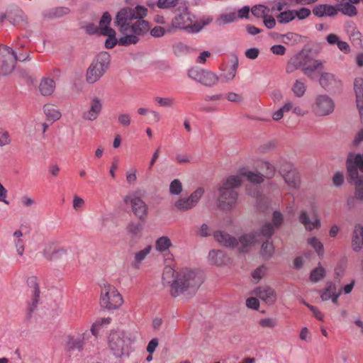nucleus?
<instances>
[{
  "instance_id": "5",
  "label": "nucleus",
  "mask_w": 363,
  "mask_h": 363,
  "mask_svg": "<svg viewBox=\"0 0 363 363\" xmlns=\"http://www.w3.org/2000/svg\"><path fill=\"white\" fill-rule=\"evenodd\" d=\"M347 169L350 182L355 186V197L363 200V154H352L348 155Z\"/></svg>"
},
{
  "instance_id": "63",
  "label": "nucleus",
  "mask_w": 363,
  "mask_h": 363,
  "mask_svg": "<svg viewBox=\"0 0 363 363\" xmlns=\"http://www.w3.org/2000/svg\"><path fill=\"white\" fill-rule=\"evenodd\" d=\"M228 101L235 103H241L243 101V98L241 95L235 92H229L225 96Z\"/></svg>"
},
{
  "instance_id": "23",
  "label": "nucleus",
  "mask_w": 363,
  "mask_h": 363,
  "mask_svg": "<svg viewBox=\"0 0 363 363\" xmlns=\"http://www.w3.org/2000/svg\"><path fill=\"white\" fill-rule=\"evenodd\" d=\"M313 13L318 17L334 16L337 13V9L330 4H319L313 8Z\"/></svg>"
},
{
  "instance_id": "47",
  "label": "nucleus",
  "mask_w": 363,
  "mask_h": 363,
  "mask_svg": "<svg viewBox=\"0 0 363 363\" xmlns=\"http://www.w3.org/2000/svg\"><path fill=\"white\" fill-rule=\"evenodd\" d=\"M208 257L212 263L220 265L223 263V252L220 250H211Z\"/></svg>"
},
{
  "instance_id": "49",
  "label": "nucleus",
  "mask_w": 363,
  "mask_h": 363,
  "mask_svg": "<svg viewBox=\"0 0 363 363\" xmlns=\"http://www.w3.org/2000/svg\"><path fill=\"white\" fill-rule=\"evenodd\" d=\"M69 249L64 247H57L55 251L50 262H57L58 260L65 258L68 255Z\"/></svg>"
},
{
  "instance_id": "24",
  "label": "nucleus",
  "mask_w": 363,
  "mask_h": 363,
  "mask_svg": "<svg viewBox=\"0 0 363 363\" xmlns=\"http://www.w3.org/2000/svg\"><path fill=\"white\" fill-rule=\"evenodd\" d=\"M242 179L245 177L247 179L253 184H260L264 182V175L257 172H252L245 168H241L238 170V174Z\"/></svg>"
},
{
  "instance_id": "64",
  "label": "nucleus",
  "mask_w": 363,
  "mask_h": 363,
  "mask_svg": "<svg viewBox=\"0 0 363 363\" xmlns=\"http://www.w3.org/2000/svg\"><path fill=\"white\" fill-rule=\"evenodd\" d=\"M166 30L161 26H155L150 30V35L154 38H160L164 35Z\"/></svg>"
},
{
  "instance_id": "16",
  "label": "nucleus",
  "mask_w": 363,
  "mask_h": 363,
  "mask_svg": "<svg viewBox=\"0 0 363 363\" xmlns=\"http://www.w3.org/2000/svg\"><path fill=\"white\" fill-rule=\"evenodd\" d=\"M319 83L323 89L332 93L339 92L342 89L341 80L333 73L323 72Z\"/></svg>"
},
{
  "instance_id": "34",
  "label": "nucleus",
  "mask_w": 363,
  "mask_h": 363,
  "mask_svg": "<svg viewBox=\"0 0 363 363\" xmlns=\"http://www.w3.org/2000/svg\"><path fill=\"white\" fill-rule=\"evenodd\" d=\"M301 35L292 32H289L286 34L280 35V40L283 43L289 45H294L301 43Z\"/></svg>"
},
{
  "instance_id": "11",
  "label": "nucleus",
  "mask_w": 363,
  "mask_h": 363,
  "mask_svg": "<svg viewBox=\"0 0 363 363\" xmlns=\"http://www.w3.org/2000/svg\"><path fill=\"white\" fill-rule=\"evenodd\" d=\"M335 104L332 98L327 94L318 95L312 106V111L317 116L330 115L335 110Z\"/></svg>"
},
{
  "instance_id": "50",
  "label": "nucleus",
  "mask_w": 363,
  "mask_h": 363,
  "mask_svg": "<svg viewBox=\"0 0 363 363\" xmlns=\"http://www.w3.org/2000/svg\"><path fill=\"white\" fill-rule=\"evenodd\" d=\"M325 276V270L323 267H319L314 269L310 275V279L313 282H318Z\"/></svg>"
},
{
  "instance_id": "62",
  "label": "nucleus",
  "mask_w": 363,
  "mask_h": 363,
  "mask_svg": "<svg viewBox=\"0 0 363 363\" xmlns=\"http://www.w3.org/2000/svg\"><path fill=\"white\" fill-rule=\"evenodd\" d=\"M271 52L276 55H284L286 51V48L282 45H274L270 48Z\"/></svg>"
},
{
  "instance_id": "32",
  "label": "nucleus",
  "mask_w": 363,
  "mask_h": 363,
  "mask_svg": "<svg viewBox=\"0 0 363 363\" xmlns=\"http://www.w3.org/2000/svg\"><path fill=\"white\" fill-rule=\"evenodd\" d=\"M152 251V246L147 245L144 249L135 253L132 266L135 269H139L142 262L147 257V256Z\"/></svg>"
},
{
  "instance_id": "43",
  "label": "nucleus",
  "mask_w": 363,
  "mask_h": 363,
  "mask_svg": "<svg viewBox=\"0 0 363 363\" xmlns=\"http://www.w3.org/2000/svg\"><path fill=\"white\" fill-rule=\"evenodd\" d=\"M237 19V14L235 12L228 13H223L217 19L216 22L218 26L225 25L234 22Z\"/></svg>"
},
{
  "instance_id": "37",
  "label": "nucleus",
  "mask_w": 363,
  "mask_h": 363,
  "mask_svg": "<svg viewBox=\"0 0 363 363\" xmlns=\"http://www.w3.org/2000/svg\"><path fill=\"white\" fill-rule=\"evenodd\" d=\"M337 10H340L344 15L350 17L356 16L357 13L356 7L348 1L344 4H340Z\"/></svg>"
},
{
  "instance_id": "21",
  "label": "nucleus",
  "mask_w": 363,
  "mask_h": 363,
  "mask_svg": "<svg viewBox=\"0 0 363 363\" xmlns=\"http://www.w3.org/2000/svg\"><path fill=\"white\" fill-rule=\"evenodd\" d=\"M283 222V216L279 211H274L272 217V223H266L261 228L262 235L267 238L272 237L274 228H279Z\"/></svg>"
},
{
  "instance_id": "54",
  "label": "nucleus",
  "mask_w": 363,
  "mask_h": 363,
  "mask_svg": "<svg viewBox=\"0 0 363 363\" xmlns=\"http://www.w3.org/2000/svg\"><path fill=\"white\" fill-rule=\"evenodd\" d=\"M104 35L108 36V38L105 41V47L108 49L113 48L117 43H118V40L116 38V31L114 30V33L112 35L111 33L108 34H103Z\"/></svg>"
},
{
  "instance_id": "46",
  "label": "nucleus",
  "mask_w": 363,
  "mask_h": 363,
  "mask_svg": "<svg viewBox=\"0 0 363 363\" xmlns=\"http://www.w3.org/2000/svg\"><path fill=\"white\" fill-rule=\"evenodd\" d=\"M173 52L177 56H182L189 53L190 48L186 44L177 42L172 45Z\"/></svg>"
},
{
  "instance_id": "10",
  "label": "nucleus",
  "mask_w": 363,
  "mask_h": 363,
  "mask_svg": "<svg viewBox=\"0 0 363 363\" xmlns=\"http://www.w3.org/2000/svg\"><path fill=\"white\" fill-rule=\"evenodd\" d=\"M188 77L206 86H213L219 80L216 73L196 67L189 69Z\"/></svg>"
},
{
  "instance_id": "2",
  "label": "nucleus",
  "mask_w": 363,
  "mask_h": 363,
  "mask_svg": "<svg viewBox=\"0 0 363 363\" xmlns=\"http://www.w3.org/2000/svg\"><path fill=\"white\" fill-rule=\"evenodd\" d=\"M202 283V275L196 270L184 268L176 272L169 266L164 268L162 284L169 288L170 295L174 298L182 295L186 298L191 297Z\"/></svg>"
},
{
  "instance_id": "28",
  "label": "nucleus",
  "mask_w": 363,
  "mask_h": 363,
  "mask_svg": "<svg viewBox=\"0 0 363 363\" xmlns=\"http://www.w3.org/2000/svg\"><path fill=\"white\" fill-rule=\"evenodd\" d=\"M299 221L305 226L307 230L310 231L320 226V220L317 216H315L313 221L310 220L308 215L305 211L301 212Z\"/></svg>"
},
{
  "instance_id": "51",
  "label": "nucleus",
  "mask_w": 363,
  "mask_h": 363,
  "mask_svg": "<svg viewBox=\"0 0 363 363\" xmlns=\"http://www.w3.org/2000/svg\"><path fill=\"white\" fill-rule=\"evenodd\" d=\"M182 191V184L179 179H174L169 185V192L172 195H179Z\"/></svg>"
},
{
  "instance_id": "7",
  "label": "nucleus",
  "mask_w": 363,
  "mask_h": 363,
  "mask_svg": "<svg viewBox=\"0 0 363 363\" xmlns=\"http://www.w3.org/2000/svg\"><path fill=\"white\" fill-rule=\"evenodd\" d=\"M110 55L106 52H100L93 60L86 73V82L93 84L107 72L110 65Z\"/></svg>"
},
{
  "instance_id": "13",
  "label": "nucleus",
  "mask_w": 363,
  "mask_h": 363,
  "mask_svg": "<svg viewBox=\"0 0 363 363\" xmlns=\"http://www.w3.org/2000/svg\"><path fill=\"white\" fill-rule=\"evenodd\" d=\"M16 61V54L11 48L0 47V74H11L14 69Z\"/></svg>"
},
{
  "instance_id": "56",
  "label": "nucleus",
  "mask_w": 363,
  "mask_h": 363,
  "mask_svg": "<svg viewBox=\"0 0 363 363\" xmlns=\"http://www.w3.org/2000/svg\"><path fill=\"white\" fill-rule=\"evenodd\" d=\"M259 324L262 328H273L277 325V320L275 318H267L261 319Z\"/></svg>"
},
{
  "instance_id": "9",
  "label": "nucleus",
  "mask_w": 363,
  "mask_h": 363,
  "mask_svg": "<svg viewBox=\"0 0 363 363\" xmlns=\"http://www.w3.org/2000/svg\"><path fill=\"white\" fill-rule=\"evenodd\" d=\"M123 299L118 291L111 285L104 286L101 289L100 304L107 310H116L122 306Z\"/></svg>"
},
{
  "instance_id": "26",
  "label": "nucleus",
  "mask_w": 363,
  "mask_h": 363,
  "mask_svg": "<svg viewBox=\"0 0 363 363\" xmlns=\"http://www.w3.org/2000/svg\"><path fill=\"white\" fill-rule=\"evenodd\" d=\"M354 91L357 98V106L359 114L363 116V78H357L354 81Z\"/></svg>"
},
{
  "instance_id": "53",
  "label": "nucleus",
  "mask_w": 363,
  "mask_h": 363,
  "mask_svg": "<svg viewBox=\"0 0 363 363\" xmlns=\"http://www.w3.org/2000/svg\"><path fill=\"white\" fill-rule=\"evenodd\" d=\"M311 13L309 9L302 7L298 10H294L295 18H298L299 20H304L308 18Z\"/></svg>"
},
{
  "instance_id": "22",
  "label": "nucleus",
  "mask_w": 363,
  "mask_h": 363,
  "mask_svg": "<svg viewBox=\"0 0 363 363\" xmlns=\"http://www.w3.org/2000/svg\"><path fill=\"white\" fill-rule=\"evenodd\" d=\"M352 250L358 252L363 248V226L361 224H357L354 226L352 236ZM361 267L363 271V259L361 261Z\"/></svg>"
},
{
  "instance_id": "17",
  "label": "nucleus",
  "mask_w": 363,
  "mask_h": 363,
  "mask_svg": "<svg viewBox=\"0 0 363 363\" xmlns=\"http://www.w3.org/2000/svg\"><path fill=\"white\" fill-rule=\"evenodd\" d=\"M103 108V102L97 96L90 99L89 108L83 112L82 118L86 121H95L101 114Z\"/></svg>"
},
{
  "instance_id": "19",
  "label": "nucleus",
  "mask_w": 363,
  "mask_h": 363,
  "mask_svg": "<svg viewBox=\"0 0 363 363\" xmlns=\"http://www.w3.org/2000/svg\"><path fill=\"white\" fill-rule=\"evenodd\" d=\"M213 236L215 240L221 245L227 247H238L242 252V245L240 240H238L235 237L230 234L224 231L218 230L214 233Z\"/></svg>"
},
{
  "instance_id": "60",
  "label": "nucleus",
  "mask_w": 363,
  "mask_h": 363,
  "mask_svg": "<svg viewBox=\"0 0 363 363\" xmlns=\"http://www.w3.org/2000/svg\"><path fill=\"white\" fill-rule=\"evenodd\" d=\"M266 272V267L264 266H261L258 268H257L253 272H252V277L254 279L257 280V281H259L265 274Z\"/></svg>"
},
{
  "instance_id": "33",
  "label": "nucleus",
  "mask_w": 363,
  "mask_h": 363,
  "mask_svg": "<svg viewBox=\"0 0 363 363\" xmlns=\"http://www.w3.org/2000/svg\"><path fill=\"white\" fill-rule=\"evenodd\" d=\"M70 12L67 7H56L46 10L43 12V16L48 18H57L62 17Z\"/></svg>"
},
{
  "instance_id": "3",
  "label": "nucleus",
  "mask_w": 363,
  "mask_h": 363,
  "mask_svg": "<svg viewBox=\"0 0 363 363\" xmlns=\"http://www.w3.org/2000/svg\"><path fill=\"white\" fill-rule=\"evenodd\" d=\"M136 340L134 333L125 330L111 331L108 337V347L116 357L128 355L132 350V345Z\"/></svg>"
},
{
  "instance_id": "40",
  "label": "nucleus",
  "mask_w": 363,
  "mask_h": 363,
  "mask_svg": "<svg viewBox=\"0 0 363 363\" xmlns=\"http://www.w3.org/2000/svg\"><path fill=\"white\" fill-rule=\"evenodd\" d=\"M32 300L31 303H29L28 311L29 314H30L37 307L38 303V297L40 296V290L38 284L35 282L33 289L32 290Z\"/></svg>"
},
{
  "instance_id": "59",
  "label": "nucleus",
  "mask_w": 363,
  "mask_h": 363,
  "mask_svg": "<svg viewBox=\"0 0 363 363\" xmlns=\"http://www.w3.org/2000/svg\"><path fill=\"white\" fill-rule=\"evenodd\" d=\"M263 24L268 29H272L275 28L277 22L275 18L268 13L265 17L263 18Z\"/></svg>"
},
{
  "instance_id": "1",
  "label": "nucleus",
  "mask_w": 363,
  "mask_h": 363,
  "mask_svg": "<svg viewBox=\"0 0 363 363\" xmlns=\"http://www.w3.org/2000/svg\"><path fill=\"white\" fill-rule=\"evenodd\" d=\"M147 14V9L143 6L134 8L124 7L116 14L115 25L123 36L118 39V45L128 46L135 45L140 38L144 36L150 30V25L144 20Z\"/></svg>"
},
{
  "instance_id": "8",
  "label": "nucleus",
  "mask_w": 363,
  "mask_h": 363,
  "mask_svg": "<svg viewBox=\"0 0 363 363\" xmlns=\"http://www.w3.org/2000/svg\"><path fill=\"white\" fill-rule=\"evenodd\" d=\"M270 238L271 237L267 238L264 236L261 230L255 233L244 235L240 238V241L242 245V252L247 251V247L255 242H263L261 249L262 255L263 257L268 259L271 257L274 253L273 244L272 242L269 241Z\"/></svg>"
},
{
  "instance_id": "15",
  "label": "nucleus",
  "mask_w": 363,
  "mask_h": 363,
  "mask_svg": "<svg viewBox=\"0 0 363 363\" xmlns=\"http://www.w3.org/2000/svg\"><path fill=\"white\" fill-rule=\"evenodd\" d=\"M204 193V189L198 188L188 198H182L174 203V207L180 211H186L196 206Z\"/></svg>"
},
{
  "instance_id": "14",
  "label": "nucleus",
  "mask_w": 363,
  "mask_h": 363,
  "mask_svg": "<svg viewBox=\"0 0 363 363\" xmlns=\"http://www.w3.org/2000/svg\"><path fill=\"white\" fill-rule=\"evenodd\" d=\"M298 56L301 58L302 71L308 77L323 67V61L313 59L309 52L302 50L298 52Z\"/></svg>"
},
{
  "instance_id": "27",
  "label": "nucleus",
  "mask_w": 363,
  "mask_h": 363,
  "mask_svg": "<svg viewBox=\"0 0 363 363\" xmlns=\"http://www.w3.org/2000/svg\"><path fill=\"white\" fill-rule=\"evenodd\" d=\"M89 333L86 332L83 334L82 337H74L69 336L67 342V347L69 351L78 350L81 351L83 349L84 340L89 335Z\"/></svg>"
},
{
  "instance_id": "39",
  "label": "nucleus",
  "mask_w": 363,
  "mask_h": 363,
  "mask_svg": "<svg viewBox=\"0 0 363 363\" xmlns=\"http://www.w3.org/2000/svg\"><path fill=\"white\" fill-rule=\"evenodd\" d=\"M291 89L295 96L301 98L305 94L306 85L302 80L297 79L294 82Z\"/></svg>"
},
{
  "instance_id": "18",
  "label": "nucleus",
  "mask_w": 363,
  "mask_h": 363,
  "mask_svg": "<svg viewBox=\"0 0 363 363\" xmlns=\"http://www.w3.org/2000/svg\"><path fill=\"white\" fill-rule=\"evenodd\" d=\"M280 172L289 186L294 189L299 187L301 184L300 175L296 169L289 164L287 168H281Z\"/></svg>"
},
{
  "instance_id": "4",
  "label": "nucleus",
  "mask_w": 363,
  "mask_h": 363,
  "mask_svg": "<svg viewBox=\"0 0 363 363\" xmlns=\"http://www.w3.org/2000/svg\"><path fill=\"white\" fill-rule=\"evenodd\" d=\"M242 183L240 176H229L226 178L218 189V205L220 208L230 210L235 206L238 196L236 189Z\"/></svg>"
},
{
  "instance_id": "45",
  "label": "nucleus",
  "mask_w": 363,
  "mask_h": 363,
  "mask_svg": "<svg viewBox=\"0 0 363 363\" xmlns=\"http://www.w3.org/2000/svg\"><path fill=\"white\" fill-rule=\"evenodd\" d=\"M57 248V247H56V245L54 242H49L45 245L44 248H43V251L41 252V253L45 259L50 261V259H52V257L53 256V254Z\"/></svg>"
},
{
  "instance_id": "20",
  "label": "nucleus",
  "mask_w": 363,
  "mask_h": 363,
  "mask_svg": "<svg viewBox=\"0 0 363 363\" xmlns=\"http://www.w3.org/2000/svg\"><path fill=\"white\" fill-rule=\"evenodd\" d=\"M253 294L267 304H273L277 300L275 291L269 286H261L253 291Z\"/></svg>"
},
{
  "instance_id": "6",
  "label": "nucleus",
  "mask_w": 363,
  "mask_h": 363,
  "mask_svg": "<svg viewBox=\"0 0 363 363\" xmlns=\"http://www.w3.org/2000/svg\"><path fill=\"white\" fill-rule=\"evenodd\" d=\"M174 14L172 20V28L188 30L191 33H198L202 29V26L198 22L194 23L195 16L189 11V4L186 0L174 9Z\"/></svg>"
},
{
  "instance_id": "25",
  "label": "nucleus",
  "mask_w": 363,
  "mask_h": 363,
  "mask_svg": "<svg viewBox=\"0 0 363 363\" xmlns=\"http://www.w3.org/2000/svg\"><path fill=\"white\" fill-rule=\"evenodd\" d=\"M232 65L229 68L228 70H223V72L220 74L219 79H220L222 82H229L232 81L235 77L236 76L237 69L238 67V58L237 56H235L231 60Z\"/></svg>"
},
{
  "instance_id": "58",
  "label": "nucleus",
  "mask_w": 363,
  "mask_h": 363,
  "mask_svg": "<svg viewBox=\"0 0 363 363\" xmlns=\"http://www.w3.org/2000/svg\"><path fill=\"white\" fill-rule=\"evenodd\" d=\"M13 245L16 247L17 254L23 256L25 250V243L23 239H13Z\"/></svg>"
},
{
  "instance_id": "44",
  "label": "nucleus",
  "mask_w": 363,
  "mask_h": 363,
  "mask_svg": "<svg viewBox=\"0 0 363 363\" xmlns=\"http://www.w3.org/2000/svg\"><path fill=\"white\" fill-rule=\"evenodd\" d=\"M252 15L257 18H263L269 12V9L264 5H256L251 9Z\"/></svg>"
},
{
  "instance_id": "61",
  "label": "nucleus",
  "mask_w": 363,
  "mask_h": 363,
  "mask_svg": "<svg viewBox=\"0 0 363 363\" xmlns=\"http://www.w3.org/2000/svg\"><path fill=\"white\" fill-rule=\"evenodd\" d=\"M11 142L9 133L3 129H0V146L9 144Z\"/></svg>"
},
{
  "instance_id": "29",
  "label": "nucleus",
  "mask_w": 363,
  "mask_h": 363,
  "mask_svg": "<svg viewBox=\"0 0 363 363\" xmlns=\"http://www.w3.org/2000/svg\"><path fill=\"white\" fill-rule=\"evenodd\" d=\"M55 88V82L50 78H43L39 85V91L43 96H50Z\"/></svg>"
},
{
  "instance_id": "12",
  "label": "nucleus",
  "mask_w": 363,
  "mask_h": 363,
  "mask_svg": "<svg viewBox=\"0 0 363 363\" xmlns=\"http://www.w3.org/2000/svg\"><path fill=\"white\" fill-rule=\"evenodd\" d=\"M125 204H129L132 208L134 215L138 217L142 222L147 214V206L143 200L139 197L136 192L133 191L128 193L123 198Z\"/></svg>"
},
{
  "instance_id": "35",
  "label": "nucleus",
  "mask_w": 363,
  "mask_h": 363,
  "mask_svg": "<svg viewBox=\"0 0 363 363\" xmlns=\"http://www.w3.org/2000/svg\"><path fill=\"white\" fill-rule=\"evenodd\" d=\"M172 245L170 239L167 236H162L155 242V249L157 252H164Z\"/></svg>"
},
{
  "instance_id": "48",
  "label": "nucleus",
  "mask_w": 363,
  "mask_h": 363,
  "mask_svg": "<svg viewBox=\"0 0 363 363\" xmlns=\"http://www.w3.org/2000/svg\"><path fill=\"white\" fill-rule=\"evenodd\" d=\"M308 242L314 248L319 255H323V245L317 238L313 237L309 238Z\"/></svg>"
},
{
  "instance_id": "38",
  "label": "nucleus",
  "mask_w": 363,
  "mask_h": 363,
  "mask_svg": "<svg viewBox=\"0 0 363 363\" xmlns=\"http://www.w3.org/2000/svg\"><path fill=\"white\" fill-rule=\"evenodd\" d=\"M184 0H157V6L161 9L174 8L177 9Z\"/></svg>"
},
{
  "instance_id": "52",
  "label": "nucleus",
  "mask_w": 363,
  "mask_h": 363,
  "mask_svg": "<svg viewBox=\"0 0 363 363\" xmlns=\"http://www.w3.org/2000/svg\"><path fill=\"white\" fill-rule=\"evenodd\" d=\"M155 101L161 107H172L174 104V99L172 97H155Z\"/></svg>"
},
{
  "instance_id": "36",
  "label": "nucleus",
  "mask_w": 363,
  "mask_h": 363,
  "mask_svg": "<svg viewBox=\"0 0 363 363\" xmlns=\"http://www.w3.org/2000/svg\"><path fill=\"white\" fill-rule=\"evenodd\" d=\"M44 113L47 118L52 121H55L61 117L60 112L54 108L53 106L47 104L43 108Z\"/></svg>"
},
{
  "instance_id": "41",
  "label": "nucleus",
  "mask_w": 363,
  "mask_h": 363,
  "mask_svg": "<svg viewBox=\"0 0 363 363\" xmlns=\"http://www.w3.org/2000/svg\"><path fill=\"white\" fill-rule=\"evenodd\" d=\"M337 292V291L335 284L330 282L327 285L325 289L320 294V298L323 301H328Z\"/></svg>"
},
{
  "instance_id": "42",
  "label": "nucleus",
  "mask_w": 363,
  "mask_h": 363,
  "mask_svg": "<svg viewBox=\"0 0 363 363\" xmlns=\"http://www.w3.org/2000/svg\"><path fill=\"white\" fill-rule=\"evenodd\" d=\"M277 18L279 23H290L295 19L294 10L282 11L277 16Z\"/></svg>"
},
{
  "instance_id": "30",
  "label": "nucleus",
  "mask_w": 363,
  "mask_h": 363,
  "mask_svg": "<svg viewBox=\"0 0 363 363\" xmlns=\"http://www.w3.org/2000/svg\"><path fill=\"white\" fill-rule=\"evenodd\" d=\"M111 21V16L108 12H105L102 15L100 21H99V29L100 34H108L111 33L112 35L114 33V30L109 27L110 23Z\"/></svg>"
},
{
  "instance_id": "55",
  "label": "nucleus",
  "mask_w": 363,
  "mask_h": 363,
  "mask_svg": "<svg viewBox=\"0 0 363 363\" xmlns=\"http://www.w3.org/2000/svg\"><path fill=\"white\" fill-rule=\"evenodd\" d=\"M118 122L123 127H128L131 123L130 115L126 113H120L118 116Z\"/></svg>"
},
{
  "instance_id": "31",
  "label": "nucleus",
  "mask_w": 363,
  "mask_h": 363,
  "mask_svg": "<svg viewBox=\"0 0 363 363\" xmlns=\"http://www.w3.org/2000/svg\"><path fill=\"white\" fill-rule=\"evenodd\" d=\"M127 234L131 238H139L143 230V223L142 222L130 221L126 226Z\"/></svg>"
},
{
  "instance_id": "57",
  "label": "nucleus",
  "mask_w": 363,
  "mask_h": 363,
  "mask_svg": "<svg viewBox=\"0 0 363 363\" xmlns=\"http://www.w3.org/2000/svg\"><path fill=\"white\" fill-rule=\"evenodd\" d=\"M192 156L188 153H178L175 156V161L179 164L189 163Z\"/></svg>"
}]
</instances>
